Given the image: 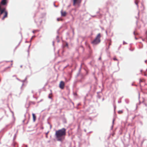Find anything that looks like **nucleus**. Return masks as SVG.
I'll return each mask as SVG.
<instances>
[{"label": "nucleus", "mask_w": 147, "mask_h": 147, "mask_svg": "<svg viewBox=\"0 0 147 147\" xmlns=\"http://www.w3.org/2000/svg\"><path fill=\"white\" fill-rule=\"evenodd\" d=\"M7 130V129L6 128H3L2 130L1 131L2 132H4L5 131H6Z\"/></svg>", "instance_id": "5701e85b"}, {"label": "nucleus", "mask_w": 147, "mask_h": 147, "mask_svg": "<svg viewBox=\"0 0 147 147\" xmlns=\"http://www.w3.org/2000/svg\"><path fill=\"white\" fill-rule=\"evenodd\" d=\"M97 97L99 99H100L101 98V96L99 94H97Z\"/></svg>", "instance_id": "b1692460"}, {"label": "nucleus", "mask_w": 147, "mask_h": 147, "mask_svg": "<svg viewBox=\"0 0 147 147\" xmlns=\"http://www.w3.org/2000/svg\"><path fill=\"white\" fill-rule=\"evenodd\" d=\"M78 81H76L74 82V86L75 87L76 86V84L77 82Z\"/></svg>", "instance_id": "6ab92c4d"}, {"label": "nucleus", "mask_w": 147, "mask_h": 147, "mask_svg": "<svg viewBox=\"0 0 147 147\" xmlns=\"http://www.w3.org/2000/svg\"><path fill=\"white\" fill-rule=\"evenodd\" d=\"M88 47L89 49L88 51L89 53V56L90 57H91L92 55V50L91 49L90 46L89 45H88Z\"/></svg>", "instance_id": "423d86ee"}, {"label": "nucleus", "mask_w": 147, "mask_h": 147, "mask_svg": "<svg viewBox=\"0 0 147 147\" xmlns=\"http://www.w3.org/2000/svg\"><path fill=\"white\" fill-rule=\"evenodd\" d=\"M91 16L92 17H95L96 16V15H94V16Z\"/></svg>", "instance_id": "6e6d98bb"}, {"label": "nucleus", "mask_w": 147, "mask_h": 147, "mask_svg": "<svg viewBox=\"0 0 147 147\" xmlns=\"http://www.w3.org/2000/svg\"><path fill=\"white\" fill-rule=\"evenodd\" d=\"M145 62L146 63H147V60H146L145 61Z\"/></svg>", "instance_id": "69168bd1"}, {"label": "nucleus", "mask_w": 147, "mask_h": 147, "mask_svg": "<svg viewBox=\"0 0 147 147\" xmlns=\"http://www.w3.org/2000/svg\"><path fill=\"white\" fill-rule=\"evenodd\" d=\"M113 59L114 61H118V59L115 57Z\"/></svg>", "instance_id": "72a5a7b5"}, {"label": "nucleus", "mask_w": 147, "mask_h": 147, "mask_svg": "<svg viewBox=\"0 0 147 147\" xmlns=\"http://www.w3.org/2000/svg\"><path fill=\"white\" fill-rule=\"evenodd\" d=\"M32 116L33 118V121L34 122H35L36 119V116L35 114L34 113H32Z\"/></svg>", "instance_id": "0eeeda50"}, {"label": "nucleus", "mask_w": 147, "mask_h": 147, "mask_svg": "<svg viewBox=\"0 0 147 147\" xmlns=\"http://www.w3.org/2000/svg\"><path fill=\"white\" fill-rule=\"evenodd\" d=\"M66 130L65 128H63L55 131V137L57 141L63 143L66 135Z\"/></svg>", "instance_id": "f257e3e1"}, {"label": "nucleus", "mask_w": 147, "mask_h": 147, "mask_svg": "<svg viewBox=\"0 0 147 147\" xmlns=\"http://www.w3.org/2000/svg\"><path fill=\"white\" fill-rule=\"evenodd\" d=\"M81 105V104L80 103H78L77 104V106L76 107V108L77 109H79L78 106Z\"/></svg>", "instance_id": "393cba45"}, {"label": "nucleus", "mask_w": 147, "mask_h": 147, "mask_svg": "<svg viewBox=\"0 0 147 147\" xmlns=\"http://www.w3.org/2000/svg\"><path fill=\"white\" fill-rule=\"evenodd\" d=\"M80 74V73H79V72H78V74H77V76L78 77V76H79V75Z\"/></svg>", "instance_id": "a18cd8bd"}, {"label": "nucleus", "mask_w": 147, "mask_h": 147, "mask_svg": "<svg viewBox=\"0 0 147 147\" xmlns=\"http://www.w3.org/2000/svg\"><path fill=\"white\" fill-rule=\"evenodd\" d=\"M133 34H134V35H136V34L135 33V31L133 32Z\"/></svg>", "instance_id": "de8ad7c7"}, {"label": "nucleus", "mask_w": 147, "mask_h": 147, "mask_svg": "<svg viewBox=\"0 0 147 147\" xmlns=\"http://www.w3.org/2000/svg\"><path fill=\"white\" fill-rule=\"evenodd\" d=\"M49 131H48L47 133H45L46 135H47L48 134V133H49Z\"/></svg>", "instance_id": "09e8293b"}, {"label": "nucleus", "mask_w": 147, "mask_h": 147, "mask_svg": "<svg viewBox=\"0 0 147 147\" xmlns=\"http://www.w3.org/2000/svg\"><path fill=\"white\" fill-rule=\"evenodd\" d=\"M51 94H49L48 96V97L49 98H50V99H52V97L50 96V95Z\"/></svg>", "instance_id": "2f4dec72"}, {"label": "nucleus", "mask_w": 147, "mask_h": 147, "mask_svg": "<svg viewBox=\"0 0 147 147\" xmlns=\"http://www.w3.org/2000/svg\"><path fill=\"white\" fill-rule=\"evenodd\" d=\"M101 37V34L100 33L98 34L95 39L91 42V43L93 45L98 44L101 41L100 40Z\"/></svg>", "instance_id": "f03ea898"}, {"label": "nucleus", "mask_w": 147, "mask_h": 147, "mask_svg": "<svg viewBox=\"0 0 147 147\" xmlns=\"http://www.w3.org/2000/svg\"><path fill=\"white\" fill-rule=\"evenodd\" d=\"M70 6H71V5L70 4V5H68L67 6V7H68V8H69V7H70Z\"/></svg>", "instance_id": "0e129e2a"}, {"label": "nucleus", "mask_w": 147, "mask_h": 147, "mask_svg": "<svg viewBox=\"0 0 147 147\" xmlns=\"http://www.w3.org/2000/svg\"><path fill=\"white\" fill-rule=\"evenodd\" d=\"M22 41V39L21 40V41H20V42H19V44H18V45H17L15 48V49L14 50V51H15V50L17 49L18 47L20 45V43L21 42V41Z\"/></svg>", "instance_id": "4468645a"}, {"label": "nucleus", "mask_w": 147, "mask_h": 147, "mask_svg": "<svg viewBox=\"0 0 147 147\" xmlns=\"http://www.w3.org/2000/svg\"><path fill=\"white\" fill-rule=\"evenodd\" d=\"M115 121V119H113V122H112V125L111 126V130H112L113 127V125L114 124V122Z\"/></svg>", "instance_id": "f8f14e48"}, {"label": "nucleus", "mask_w": 147, "mask_h": 147, "mask_svg": "<svg viewBox=\"0 0 147 147\" xmlns=\"http://www.w3.org/2000/svg\"><path fill=\"white\" fill-rule=\"evenodd\" d=\"M8 3V0H1V4L4 6V7L7 6Z\"/></svg>", "instance_id": "7ed1b4c3"}, {"label": "nucleus", "mask_w": 147, "mask_h": 147, "mask_svg": "<svg viewBox=\"0 0 147 147\" xmlns=\"http://www.w3.org/2000/svg\"><path fill=\"white\" fill-rule=\"evenodd\" d=\"M127 44V43L126 42H125V41H123V45Z\"/></svg>", "instance_id": "f704fd0d"}, {"label": "nucleus", "mask_w": 147, "mask_h": 147, "mask_svg": "<svg viewBox=\"0 0 147 147\" xmlns=\"http://www.w3.org/2000/svg\"><path fill=\"white\" fill-rule=\"evenodd\" d=\"M63 47H64H64H67V48H69V46H68V43L67 42H65L64 44H63Z\"/></svg>", "instance_id": "6e6552de"}, {"label": "nucleus", "mask_w": 147, "mask_h": 147, "mask_svg": "<svg viewBox=\"0 0 147 147\" xmlns=\"http://www.w3.org/2000/svg\"><path fill=\"white\" fill-rule=\"evenodd\" d=\"M125 101L126 102V103L127 104H128L129 102V100L128 99H125Z\"/></svg>", "instance_id": "412c9836"}, {"label": "nucleus", "mask_w": 147, "mask_h": 147, "mask_svg": "<svg viewBox=\"0 0 147 147\" xmlns=\"http://www.w3.org/2000/svg\"><path fill=\"white\" fill-rule=\"evenodd\" d=\"M61 19L60 18H57V20L58 21H59Z\"/></svg>", "instance_id": "a19ab883"}, {"label": "nucleus", "mask_w": 147, "mask_h": 147, "mask_svg": "<svg viewBox=\"0 0 147 147\" xmlns=\"http://www.w3.org/2000/svg\"><path fill=\"white\" fill-rule=\"evenodd\" d=\"M101 56H100L99 58H98V60H101Z\"/></svg>", "instance_id": "49530a36"}, {"label": "nucleus", "mask_w": 147, "mask_h": 147, "mask_svg": "<svg viewBox=\"0 0 147 147\" xmlns=\"http://www.w3.org/2000/svg\"><path fill=\"white\" fill-rule=\"evenodd\" d=\"M80 78L81 80H84L85 79V76L82 74H80Z\"/></svg>", "instance_id": "1a4fd4ad"}, {"label": "nucleus", "mask_w": 147, "mask_h": 147, "mask_svg": "<svg viewBox=\"0 0 147 147\" xmlns=\"http://www.w3.org/2000/svg\"><path fill=\"white\" fill-rule=\"evenodd\" d=\"M73 94L74 96H77V94L76 92H73Z\"/></svg>", "instance_id": "aec40b11"}, {"label": "nucleus", "mask_w": 147, "mask_h": 147, "mask_svg": "<svg viewBox=\"0 0 147 147\" xmlns=\"http://www.w3.org/2000/svg\"><path fill=\"white\" fill-rule=\"evenodd\" d=\"M62 54H63V53L65 52V48H64V47L63 45H62Z\"/></svg>", "instance_id": "ddd939ff"}, {"label": "nucleus", "mask_w": 147, "mask_h": 147, "mask_svg": "<svg viewBox=\"0 0 147 147\" xmlns=\"http://www.w3.org/2000/svg\"><path fill=\"white\" fill-rule=\"evenodd\" d=\"M16 79L17 80H18L19 81H20L21 82V80L20 79H19L18 78L16 77Z\"/></svg>", "instance_id": "58836bf2"}, {"label": "nucleus", "mask_w": 147, "mask_h": 147, "mask_svg": "<svg viewBox=\"0 0 147 147\" xmlns=\"http://www.w3.org/2000/svg\"><path fill=\"white\" fill-rule=\"evenodd\" d=\"M59 36L58 35H57L56 36V39H59Z\"/></svg>", "instance_id": "37998d69"}, {"label": "nucleus", "mask_w": 147, "mask_h": 147, "mask_svg": "<svg viewBox=\"0 0 147 147\" xmlns=\"http://www.w3.org/2000/svg\"><path fill=\"white\" fill-rule=\"evenodd\" d=\"M61 16L62 17L66 16L67 14V13L65 11H63V10H62L61 11Z\"/></svg>", "instance_id": "39448f33"}, {"label": "nucleus", "mask_w": 147, "mask_h": 147, "mask_svg": "<svg viewBox=\"0 0 147 147\" xmlns=\"http://www.w3.org/2000/svg\"><path fill=\"white\" fill-rule=\"evenodd\" d=\"M134 48L133 49H131L130 48L129 49V50L130 51H134Z\"/></svg>", "instance_id": "e433bc0d"}, {"label": "nucleus", "mask_w": 147, "mask_h": 147, "mask_svg": "<svg viewBox=\"0 0 147 147\" xmlns=\"http://www.w3.org/2000/svg\"><path fill=\"white\" fill-rule=\"evenodd\" d=\"M24 83H23L22 84V85L20 87V89H21V90H22V91L23 90V89H22V88L23 86L24 85Z\"/></svg>", "instance_id": "c85d7f7f"}, {"label": "nucleus", "mask_w": 147, "mask_h": 147, "mask_svg": "<svg viewBox=\"0 0 147 147\" xmlns=\"http://www.w3.org/2000/svg\"><path fill=\"white\" fill-rule=\"evenodd\" d=\"M46 13H43L41 14V17L39 18H42L45 17L46 15Z\"/></svg>", "instance_id": "9d476101"}, {"label": "nucleus", "mask_w": 147, "mask_h": 147, "mask_svg": "<svg viewBox=\"0 0 147 147\" xmlns=\"http://www.w3.org/2000/svg\"><path fill=\"white\" fill-rule=\"evenodd\" d=\"M136 0H135V4L137 6V7H138V3L136 1Z\"/></svg>", "instance_id": "a878e982"}, {"label": "nucleus", "mask_w": 147, "mask_h": 147, "mask_svg": "<svg viewBox=\"0 0 147 147\" xmlns=\"http://www.w3.org/2000/svg\"><path fill=\"white\" fill-rule=\"evenodd\" d=\"M80 48H82V51L83 52H84V47L82 46L81 45L80 46Z\"/></svg>", "instance_id": "2eb2a0df"}, {"label": "nucleus", "mask_w": 147, "mask_h": 147, "mask_svg": "<svg viewBox=\"0 0 147 147\" xmlns=\"http://www.w3.org/2000/svg\"><path fill=\"white\" fill-rule=\"evenodd\" d=\"M81 67H82V65H81L79 69V71L78 72H79V73H80V71H81Z\"/></svg>", "instance_id": "7c9ffc66"}, {"label": "nucleus", "mask_w": 147, "mask_h": 147, "mask_svg": "<svg viewBox=\"0 0 147 147\" xmlns=\"http://www.w3.org/2000/svg\"><path fill=\"white\" fill-rule=\"evenodd\" d=\"M116 108V107L115 106H114V110L115 111V109Z\"/></svg>", "instance_id": "052dcab7"}, {"label": "nucleus", "mask_w": 147, "mask_h": 147, "mask_svg": "<svg viewBox=\"0 0 147 147\" xmlns=\"http://www.w3.org/2000/svg\"><path fill=\"white\" fill-rule=\"evenodd\" d=\"M23 145L25 146V147H28V145H25L24 144Z\"/></svg>", "instance_id": "3c124183"}, {"label": "nucleus", "mask_w": 147, "mask_h": 147, "mask_svg": "<svg viewBox=\"0 0 147 147\" xmlns=\"http://www.w3.org/2000/svg\"><path fill=\"white\" fill-rule=\"evenodd\" d=\"M102 90H101V91H99V92H97V94H99V93H100L101 92V91H102Z\"/></svg>", "instance_id": "79ce46f5"}, {"label": "nucleus", "mask_w": 147, "mask_h": 147, "mask_svg": "<svg viewBox=\"0 0 147 147\" xmlns=\"http://www.w3.org/2000/svg\"><path fill=\"white\" fill-rule=\"evenodd\" d=\"M57 42H60V40L59 39H57Z\"/></svg>", "instance_id": "864d4df0"}, {"label": "nucleus", "mask_w": 147, "mask_h": 147, "mask_svg": "<svg viewBox=\"0 0 147 147\" xmlns=\"http://www.w3.org/2000/svg\"><path fill=\"white\" fill-rule=\"evenodd\" d=\"M82 80H81V79L80 80H79V82H82Z\"/></svg>", "instance_id": "13d9d810"}, {"label": "nucleus", "mask_w": 147, "mask_h": 147, "mask_svg": "<svg viewBox=\"0 0 147 147\" xmlns=\"http://www.w3.org/2000/svg\"><path fill=\"white\" fill-rule=\"evenodd\" d=\"M66 34L67 35H69V33L68 32H67Z\"/></svg>", "instance_id": "338daca9"}, {"label": "nucleus", "mask_w": 147, "mask_h": 147, "mask_svg": "<svg viewBox=\"0 0 147 147\" xmlns=\"http://www.w3.org/2000/svg\"><path fill=\"white\" fill-rule=\"evenodd\" d=\"M52 43H53V45L54 46V41H53Z\"/></svg>", "instance_id": "4d7b16f0"}, {"label": "nucleus", "mask_w": 147, "mask_h": 147, "mask_svg": "<svg viewBox=\"0 0 147 147\" xmlns=\"http://www.w3.org/2000/svg\"><path fill=\"white\" fill-rule=\"evenodd\" d=\"M123 111L122 110H120L118 111V113L119 114H121L123 113Z\"/></svg>", "instance_id": "bb28decb"}, {"label": "nucleus", "mask_w": 147, "mask_h": 147, "mask_svg": "<svg viewBox=\"0 0 147 147\" xmlns=\"http://www.w3.org/2000/svg\"><path fill=\"white\" fill-rule=\"evenodd\" d=\"M88 71H86V74L85 75V76L88 74Z\"/></svg>", "instance_id": "ea45409f"}, {"label": "nucleus", "mask_w": 147, "mask_h": 147, "mask_svg": "<svg viewBox=\"0 0 147 147\" xmlns=\"http://www.w3.org/2000/svg\"><path fill=\"white\" fill-rule=\"evenodd\" d=\"M55 2H54L53 3V5H54V7H58V6L56 5L55 4Z\"/></svg>", "instance_id": "c756f323"}, {"label": "nucleus", "mask_w": 147, "mask_h": 147, "mask_svg": "<svg viewBox=\"0 0 147 147\" xmlns=\"http://www.w3.org/2000/svg\"><path fill=\"white\" fill-rule=\"evenodd\" d=\"M118 80H119V81H122L123 80V79H118Z\"/></svg>", "instance_id": "5fc2aeb1"}, {"label": "nucleus", "mask_w": 147, "mask_h": 147, "mask_svg": "<svg viewBox=\"0 0 147 147\" xmlns=\"http://www.w3.org/2000/svg\"><path fill=\"white\" fill-rule=\"evenodd\" d=\"M42 22V20H41L39 21V22L40 23V25Z\"/></svg>", "instance_id": "c9c22d12"}, {"label": "nucleus", "mask_w": 147, "mask_h": 147, "mask_svg": "<svg viewBox=\"0 0 147 147\" xmlns=\"http://www.w3.org/2000/svg\"><path fill=\"white\" fill-rule=\"evenodd\" d=\"M146 39L147 40V34H146Z\"/></svg>", "instance_id": "774afa93"}, {"label": "nucleus", "mask_w": 147, "mask_h": 147, "mask_svg": "<svg viewBox=\"0 0 147 147\" xmlns=\"http://www.w3.org/2000/svg\"><path fill=\"white\" fill-rule=\"evenodd\" d=\"M27 80V77H26L24 80H21V82H22L23 83H24V82H26V81Z\"/></svg>", "instance_id": "f3484780"}, {"label": "nucleus", "mask_w": 147, "mask_h": 147, "mask_svg": "<svg viewBox=\"0 0 147 147\" xmlns=\"http://www.w3.org/2000/svg\"><path fill=\"white\" fill-rule=\"evenodd\" d=\"M16 134H15L14 135V137L13 138V140H15L16 139Z\"/></svg>", "instance_id": "cd10ccee"}, {"label": "nucleus", "mask_w": 147, "mask_h": 147, "mask_svg": "<svg viewBox=\"0 0 147 147\" xmlns=\"http://www.w3.org/2000/svg\"><path fill=\"white\" fill-rule=\"evenodd\" d=\"M102 67H104V63L103 62L102 63Z\"/></svg>", "instance_id": "bf43d9fd"}, {"label": "nucleus", "mask_w": 147, "mask_h": 147, "mask_svg": "<svg viewBox=\"0 0 147 147\" xmlns=\"http://www.w3.org/2000/svg\"><path fill=\"white\" fill-rule=\"evenodd\" d=\"M31 44H30V45L29 46H28V49H29L30 48V46H31Z\"/></svg>", "instance_id": "603ef678"}, {"label": "nucleus", "mask_w": 147, "mask_h": 147, "mask_svg": "<svg viewBox=\"0 0 147 147\" xmlns=\"http://www.w3.org/2000/svg\"><path fill=\"white\" fill-rule=\"evenodd\" d=\"M10 67V66H8L5 68L2 71V72L5 71L7 70Z\"/></svg>", "instance_id": "9b49d317"}, {"label": "nucleus", "mask_w": 147, "mask_h": 147, "mask_svg": "<svg viewBox=\"0 0 147 147\" xmlns=\"http://www.w3.org/2000/svg\"><path fill=\"white\" fill-rule=\"evenodd\" d=\"M25 42V43H29V42H29V41H26Z\"/></svg>", "instance_id": "e2e57ef3"}, {"label": "nucleus", "mask_w": 147, "mask_h": 147, "mask_svg": "<svg viewBox=\"0 0 147 147\" xmlns=\"http://www.w3.org/2000/svg\"><path fill=\"white\" fill-rule=\"evenodd\" d=\"M143 82V81L141 79H140L139 80V82L140 83L141 82Z\"/></svg>", "instance_id": "4c0bfd02"}, {"label": "nucleus", "mask_w": 147, "mask_h": 147, "mask_svg": "<svg viewBox=\"0 0 147 147\" xmlns=\"http://www.w3.org/2000/svg\"><path fill=\"white\" fill-rule=\"evenodd\" d=\"M62 28V27H61L59 28V29H58L57 31V33L58 34H60V33L59 32V31L60 30L61 28Z\"/></svg>", "instance_id": "dca6fc26"}, {"label": "nucleus", "mask_w": 147, "mask_h": 147, "mask_svg": "<svg viewBox=\"0 0 147 147\" xmlns=\"http://www.w3.org/2000/svg\"><path fill=\"white\" fill-rule=\"evenodd\" d=\"M33 37V36H32V37L31 38L30 41H29L30 42H31V40L32 39Z\"/></svg>", "instance_id": "8fccbe9b"}, {"label": "nucleus", "mask_w": 147, "mask_h": 147, "mask_svg": "<svg viewBox=\"0 0 147 147\" xmlns=\"http://www.w3.org/2000/svg\"><path fill=\"white\" fill-rule=\"evenodd\" d=\"M63 123H67V121L65 118H63Z\"/></svg>", "instance_id": "a211bd4d"}, {"label": "nucleus", "mask_w": 147, "mask_h": 147, "mask_svg": "<svg viewBox=\"0 0 147 147\" xmlns=\"http://www.w3.org/2000/svg\"><path fill=\"white\" fill-rule=\"evenodd\" d=\"M64 83L63 81H61L59 84V86L60 88L63 89L64 88Z\"/></svg>", "instance_id": "20e7f679"}, {"label": "nucleus", "mask_w": 147, "mask_h": 147, "mask_svg": "<svg viewBox=\"0 0 147 147\" xmlns=\"http://www.w3.org/2000/svg\"><path fill=\"white\" fill-rule=\"evenodd\" d=\"M138 21L137 20L136 21V25L137 26V25H138Z\"/></svg>", "instance_id": "680f3d73"}, {"label": "nucleus", "mask_w": 147, "mask_h": 147, "mask_svg": "<svg viewBox=\"0 0 147 147\" xmlns=\"http://www.w3.org/2000/svg\"><path fill=\"white\" fill-rule=\"evenodd\" d=\"M77 0H73V5H75Z\"/></svg>", "instance_id": "4be33fe9"}, {"label": "nucleus", "mask_w": 147, "mask_h": 147, "mask_svg": "<svg viewBox=\"0 0 147 147\" xmlns=\"http://www.w3.org/2000/svg\"><path fill=\"white\" fill-rule=\"evenodd\" d=\"M27 52H28V56H29V49H28V50L27 51Z\"/></svg>", "instance_id": "473e14b6"}, {"label": "nucleus", "mask_w": 147, "mask_h": 147, "mask_svg": "<svg viewBox=\"0 0 147 147\" xmlns=\"http://www.w3.org/2000/svg\"><path fill=\"white\" fill-rule=\"evenodd\" d=\"M109 47H109V46H108V47L107 48H106V49L107 50H108L109 48Z\"/></svg>", "instance_id": "c03bdc74"}]
</instances>
